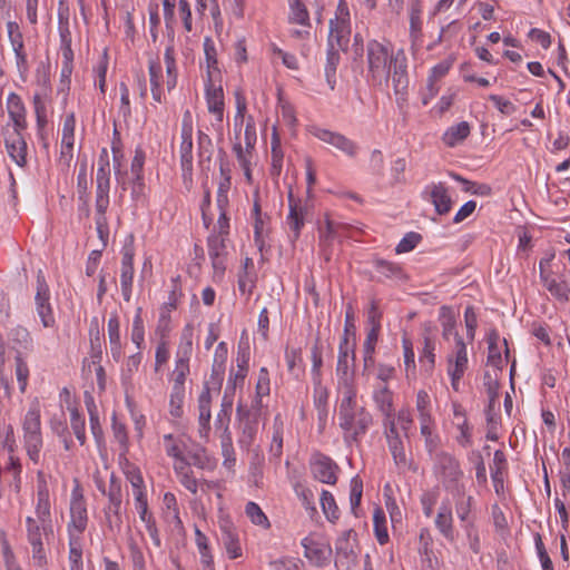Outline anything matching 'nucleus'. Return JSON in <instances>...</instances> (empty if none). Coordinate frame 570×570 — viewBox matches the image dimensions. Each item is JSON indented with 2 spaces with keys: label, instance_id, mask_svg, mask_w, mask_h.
<instances>
[{
  "label": "nucleus",
  "instance_id": "f257e3e1",
  "mask_svg": "<svg viewBox=\"0 0 570 570\" xmlns=\"http://www.w3.org/2000/svg\"><path fill=\"white\" fill-rule=\"evenodd\" d=\"M367 77L374 85H387L391 78L397 102L406 100L409 88L406 56L403 50L395 55L377 40L366 45Z\"/></svg>",
  "mask_w": 570,
  "mask_h": 570
},
{
  "label": "nucleus",
  "instance_id": "f03ea898",
  "mask_svg": "<svg viewBox=\"0 0 570 570\" xmlns=\"http://www.w3.org/2000/svg\"><path fill=\"white\" fill-rule=\"evenodd\" d=\"M50 493L42 473L38 474L37 484V519L28 517L27 523V538L32 548V560L39 567L43 568L47 564V556L42 543V533L48 537L52 534V519H51Z\"/></svg>",
  "mask_w": 570,
  "mask_h": 570
},
{
  "label": "nucleus",
  "instance_id": "7ed1b4c3",
  "mask_svg": "<svg viewBox=\"0 0 570 570\" xmlns=\"http://www.w3.org/2000/svg\"><path fill=\"white\" fill-rule=\"evenodd\" d=\"M340 426L356 441L372 424V415L365 407L356 406V389L343 391L338 409Z\"/></svg>",
  "mask_w": 570,
  "mask_h": 570
},
{
  "label": "nucleus",
  "instance_id": "20e7f679",
  "mask_svg": "<svg viewBox=\"0 0 570 570\" xmlns=\"http://www.w3.org/2000/svg\"><path fill=\"white\" fill-rule=\"evenodd\" d=\"M23 432L27 453L33 462H38L39 453L42 448L40 410L38 404L32 405L26 413Z\"/></svg>",
  "mask_w": 570,
  "mask_h": 570
},
{
  "label": "nucleus",
  "instance_id": "39448f33",
  "mask_svg": "<svg viewBox=\"0 0 570 570\" xmlns=\"http://www.w3.org/2000/svg\"><path fill=\"white\" fill-rule=\"evenodd\" d=\"M351 23L350 11L345 0H340L335 18L330 21L328 46L345 51L350 42Z\"/></svg>",
  "mask_w": 570,
  "mask_h": 570
},
{
  "label": "nucleus",
  "instance_id": "423d86ee",
  "mask_svg": "<svg viewBox=\"0 0 570 570\" xmlns=\"http://www.w3.org/2000/svg\"><path fill=\"white\" fill-rule=\"evenodd\" d=\"M88 524V513L82 489L77 484L71 492L70 521L67 525L69 538H81Z\"/></svg>",
  "mask_w": 570,
  "mask_h": 570
},
{
  "label": "nucleus",
  "instance_id": "0eeeda50",
  "mask_svg": "<svg viewBox=\"0 0 570 570\" xmlns=\"http://www.w3.org/2000/svg\"><path fill=\"white\" fill-rule=\"evenodd\" d=\"M355 362V343L352 344L346 337H342L338 346V357L336 365V373L338 376V383L343 387V391L348 389H355L353 385V371L351 365Z\"/></svg>",
  "mask_w": 570,
  "mask_h": 570
},
{
  "label": "nucleus",
  "instance_id": "6e6552de",
  "mask_svg": "<svg viewBox=\"0 0 570 570\" xmlns=\"http://www.w3.org/2000/svg\"><path fill=\"white\" fill-rule=\"evenodd\" d=\"M305 558L315 567L323 568L330 563L332 547L320 534L312 533L302 540Z\"/></svg>",
  "mask_w": 570,
  "mask_h": 570
},
{
  "label": "nucleus",
  "instance_id": "1a4fd4ad",
  "mask_svg": "<svg viewBox=\"0 0 570 570\" xmlns=\"http://www.w3.org/2000/svg\"><path fill=\"white\" fill-rule=\"evenodd\" d=\"M434 471L435 474L442 480L446 489H458L459 480L463 475L458 460L445 452H440L435 455Z\"/></svg>",
  "mask_w": 570,
  "mask_h": 570
},
{
  "label": "nucleus",
  "instance_id": "9d476101",
  "mask_svg": "<svg viewBox=\"0 0 570 570\" xmlns=\"http://www.w3.org/2000/svg\"><path fill=\"white\" fill-rule=\"evenodd\" d=\"M108 497V505L105 509L106 521L109 529L119 530L121 527L120 508L122 502L120 481L112 474L108 491H102Z\"/></svg>",
  "mask_w": 570,
  "mask_h": 570
},
{
  "label": "nucleus",
  "instance_id": "9b49d317",
  "mask_svg": "<svg viewBox=\"0 0 570 570\" xmlns=\"http://www.w3.org/2000/svg\"><path fill=\"white\" fill-rule=\"evenodd\" d=\"M352 534L356 535L353 530L344 531L337 539L335 567L337 570H351L357 563L356 541L352 540Z\"/></svg>",
  "mask_w": 570,
  "mask_h": 570
},
{
  "label": "nucleus",
  "instance_id": "f8f14e48",
  "mask_svg": "<svg viewBox=\"0 0 570 570\" xmlns=\"http://www.w3.org/2000/svg\"><path fill=\"white\" fill-rule=\"evenodd\" d=\"M313 478L322 483L334 485L337 482L338 465L327 455L315 452L309 460Z\"/></svg>",
  "mask_w": 570,
  "mask_h": 570
},
{
  "label": "nucleus",
  "instance_id": "ddd939ff",
  "mask_svg": "<svg viewBox=\"0 0 570 570\" xmlns=\"http://www.w3.org/2000/svg\"><path fill=\"white\" fill-rule=\"evenodd\" d=\"M309 132L315 138L335 147L336 149H338L348 157L353 158L357 154V145L353 140H351L350 138L340 132L331 131L328 129H324L317 126L309 127Z\"/></svg>",
  "mask_w": 570,
  "mask_h": 570
},
{
  "label": "nucleus",
  "instance_id": "4468645a",
  "mask_svg": "<svg viewBox=\"0 0 570 570\" xmlns=\"http://www.w3.org/2000/svg\"><path fill=\"white\" fill-rule=\"evenodd\" d=\"M37 313L45 327H52L56 323L51 305L49 303V287L42 272L37 275V294L35 297Z\"/></svg>",
  "mask_w": 570,
  "mask_h": 570
},
{
  "label": "nucleus",
  "instance_id": "2eb2a0df",
  "mask_svg": "<svg viewBox=\"0 0 570 570\" xmlns=\"http://www.w3.org/2000/svg\"><path fill=\"white\" fill-rule=\"evenodd\" d=\"M385 426V435L387 440L389 449L392 453L394 463L399 468H405L407 466V458L405 454V449L403 441L397 432V429L395 426V421L390 420V424L384 425Z\"/></svg>",
  "mask_w": 570,
  "mask_h": 570
},
{
  "label": "nucleus",
  "instance_id": "dca6fc26",
  "mask_svg": "<svg viewBox=\"0 0 570 570\" xmlns=\"http://www.w3.org/2000/svg\"><path fill=\"white\" fill-rule=\"evenodd\" d=\"M220 541L226 549V552L230 559H237L242 557L243 550L239 542V535L236 528L228 521L224 520L220 522Z\"/></svg>",
  "mask_w": 570,
  "mask_h": 570
},
{
  "label": "nucleus",
  "instance_id": "f3484780",
  "mask_svg": "<svg viewBox=\"0 0 570 570\" xmlns=\"http://www.w3.org/2000/svg\"><path fill=\"white\" fill-rule=\"evenodd\" d=\"M4 144L11 159L20 167L27 163V142L22 134L4 132Z\"/></svg>",
  "mask_w": 570,
  "mask_h": 570
},
{
  "label": "nucleus",
  "instance_id": "a211bd4d",
  "mask_svg": "<svg viewBox=\"0 0 570 570\" xmlns=\"http://www.w3.org/2000/svg\"><path fill=\"white\" fill-rule=\"evenodd\" d=\"M426 193L439 215H445L451 210L452 199L444 183H433L426 187Z\"/></svg>",
  "mask_w": 570,
  "mask_h": 570
},
{
  "label": "nucleus",
  "instance_id": "6ab92c4d",
  "mask_svg": "<svg viewBox=\"0 0 570 570\" xmlns=\"http://www.w3.org/2000/svg\"><path fill=\"white\" fill-rule=\"evenodd\" d=\"M208 255L212 259L213 268L216 273H224L226 257V239L225 236L210 235L207 240Z\"/></svg>",
  "mask_w": 570,
  "mask_h": 570
},
{
  "label": "nucleus",
  "instance_id": "aec40b11",
  "mask_svg": "<svg viewBox=\"0 0 570 570\" xmlns=\"http://www.w3.org/2000/svg\"><path fill=\"white\" fill-rule=\"evenodd\" d=\"M210 405L212 395L208 384H205L199 397H198V411H199V434L202 438H207L210 431Z\"/></svg>",
  "mask_w": 570,
  "mask_h": 570
},
{
  "label": "nucleus",
  "instance_id": "412c9836",
  "mask_svg": "<svg viewBox=\"0 0 570 570\" xmlns=\"http://www.w3.org/2000/svg\"><path fill=\"white\" fill-rule=\"evenodd\" d=\"M208 77L210 78V71H208ZM206 101L208 111L214 114L217 117L218 121L223 120L224 115V91L223 88L215 87L212 80H208L206 86Z\"/></svg>",
  "mask_w": 570,
  "mask_h": 570
},
{
  "label": "nucleus",
  "instance_id": "4be33fe9",
  "mask_svg": "<svg viewBox=\"0 0 570 570\" xmlns=\"http://www.w3.org/2000/svg\"><path fill=\"white\" fill-rule=\"evenodd\" d=\"M255 412L252 410L244 407L242 404L237 406V416L243 424V436L240 442L250 443L256 434V424H257V412L259 407H254Z\"/></svg>",
  "mask_w": 570,
  "mask_h": 570
},
{
  "label": "nucleus",
  "instance_id": "5701e85b",
  "mask_svg": "<svg viewBox=\"0 0 570 570\" xmlns=\"http://www.w3.org/2000/svg\"><path fill=\"white\" fill-rule=\"evenodd\" d=\"M435 527L449 542H454L455 532L453 527V515L449 504L443 503L439 508L435 517Z\"/></svg>",
  "mask_w": 570,
  "mask_h": 570
},
{
  "label": "nucleus",
  "instance_id": "b1692460",
  "mask_svg": "<svg viewBox=\"0 0 570 570\" xmlns=\"http://www.w3.org/2000/svg\"><path fill=\"white\" fill-rule=\"evenodd\" d=\"M468 367L466 346L463 338L455 332V357L449 358L448 371H454L455 377H463Z\"/></svg>",
  "mask_w": 570,
  "mask_h": 570
},
{
  "label": "nucleus",
  "instance_id": "393cba45",
  "mask_svg": "<svg viewBox=\"0 0 570 570\" xmlns=\"http://www.w3.org/2000/svg\"><path fill=\"white\" fill-rule=\"evenodd\" d=\"M374 402L379 410L384 414V425L390 424L393 417V396L387 386H382L374 392Z\"/></svg>",
  "mask_w": 570,
  "mask_h": 570
},
{
  "label": "nucleus",
  "instance_id": "a878e982",
  "mask_svg": "<svg viewBox=\"0 0 570 570\" xmlns=\"http://www.w3.org/2000/svg\"><path fill=\"white\" fill-rule=\"evenodd\" d=\"M108 338L110 353L116 361H119L121 357L120 322L116 313L111 314L108 320Z\"/></svg>",
  "mask_w": 570,
  "mask_h": 570
},
{
  "label": "nucleus",
  "instance_id": "bb28decb",
  "mask_svg": "<svg viewBox=\"0 0 570 570\" xmlns=\"http://www.w3.org/2000/svg\"><path fill=\"white\" fill-rule=\"evenodd\" d=\"M193 128L190 124L184 121L181 129L180 159L183 167L191 166L193 163Z\"/></svg>",
  "mask_w": 570,
  "mask_h": 570
},
{
  "label": "nucleus",
  "instance_id": "cd10ccee",
  "mask_svg": "<svg viewBox=\"0 0 570 570\" xmlns=\"http://www.w3.org/2000/svg\"><path fill=\"white\" fill-rule=\"evenodd\" d=\"M422 14V6L420 0H414L410 8V37L413 42H416L422 37V26L423 21L421 18Z\"/></svg>",
  "mask_w": 570,
  "mask_h": 570
},
{
  "label": "nucleus",
  "instance_id": "c85d7f7f",
  "mask_svg": "<svg viewBox=\"0 0 570 570\" xmlns=\"http://www.w3.org/2000/svg\"><path fill=\"white\" fill-rule=\"evenodd\" d=\"M470 125L466 121H461L450 127L443 135V141L449 147L462 142L470 135Z\"/></svg>",
  "mask_w": 570,
  "mask_h": 570
},
{
  "label": "nucleus",
  "instance_id": "c756f323",
  "mask_svg": "<svg viewBox=\"0 0 570 570\" xmlns=\"http://www.w3.org/2000/svg\"><path fill=\"white\" fill-rule=\"evenodd\" d=\"M109 188L110 183L107 181L102 175L98 179L97 189H96V212L97 217H101L106 215L107 208L109 206Z\"/></svg>",
  "mask_w": 570,
  "mask_h": 570
},
{
  "label": "nucleus",
  "instance_id": "7c9ffc66",
  "mask_svg": "<svg viewBox=\"0 0 570 570\" xmlns=\"http://www.w3.org/2000/svg\"><path fill=\"white\" fill-rule=\"evenodd\" d=\"M337 47H330L327 45L326 63H325V77L331 89H334L336 69L341 60L340 51Z\"/></svg>",
  "mask_w": 570,
  "mask_h": 570
},
{
  "label": "nucleus",
  "instance_id": "2f4dec72",
  "mask_svg": "<svg viewBox=\"0 0 570 570\" xmlns=\"http://www.w3.org/2000/svg\"><path fill=\"white\" fill-rule=\"evenodd\" d=\"M8 36L10 42L13 47V51L16 53L18 63L26 62V55L23 52V40L22 33L20 32L19 26L17 22L9 21L7 23Z\"/></svg>",
  "mask_w": 570,
  "mask_h": 570
},
{
  "label": "nucleus",
  "instance_id": "473e14b6",
  "mask_svg": "<svg viewBox=\"0 0 570 570\" xmlns=\"http://www.w3.org/2000/svg\"><path fill=\"white\" fill-rule=\"evenodd\" d=\"M306 208L304 206H298L289 209V213L287 215V225L293 233V240L298 239L301 235V229L304 227V219H305Z\"/></svg>",
  "mask_w": 570,
  "mask_h": 570
},
{
  "label": "nucleus",
  "instance_id": "72a5a7b5",
  "mask_svg": "<svg viewBox=\"0 0 570 570\" xmlns=\"http://www.w3.org/2000/svg\"><path fill=\"white\" fill-rule=\"evenodd\" d=\"M289 17L291 23H298L304 27H309V14L306 6L301 0H289Z\"/></svg>",
  "mask_w": 570,
  "mask_h": 570
},
{
  "label": "nucleus",
  "instance_id": "f704fd0d",
  "mask_svg": "<svg viewBox=\"0 0 570 570\" xmlns=\"http://www.w3.org/2000/svg\"><path fill=\"white\" fill-rule=\"evenodd\" d=\"M161 66L159 61L151 60L149 61V77L151 85V95L156 102L163 101V91L160 87L161 79Z\"/></svg>",
  "mask_w": 570,
  "mask_h": 570
},
{
  "label": "nucleus",
  "instance_id": "c9c22d12",
  "mask_svg": "<svg viewBox=\"0 0 570 570\" xmlns=\"http://www.w3.org/2000/svg\"><path fill=\"white\" fill-rule=\"evenodd\" d=\"M164 60L166 65V73H167V89L170 91L175 88L177 83V69H176V61H175V51L174 46L169 45L167 46L164 55Z\"/></svg>",
  "mask_w": 570,
  "mask_h": 570
},
{
  "label": "nucleus",
  "instance_id": "e433bc0d",
  "mask_svg": "<svg viewBox=\"0 0 570 570\" xmlns=\"http://www.w3.org/2000/svg\"><path fill=\"white\" fill-rule=\"evenodd\" d=\"M68 559L70 563V570H83L81 538H69Z\"/></svg>",
  "mask_w": 570,
  "mask_h": 570
},
{
  "label": "nucleus",
  "instance_id": "4c0bfd02",
  "mask_svg": "<svg viewBox=\"0 0 570 570\" xmlns=\"http://www.w3.org/2000/svg\"><path fill=\"white\" fill-rule=\"evenodd\" d=\"M273 439L271 444V453L274 458L279 459L283 453V430H284V423L281 420V416L277 415L274 419L273 424Z\"/></svg>",
  "mask_w": 570,
  "mask_h": 570
},
{
  "label": "nucleus",
  "instance_id": "58836bf2",
  "mask_svg": "<svg viewBox=\"0 0 570 570\" xmlns=\"http://www.w3.org/2000/svg\"><path fill=\"white\" fill-rule=\"evenodd\" d=\"M193 330L189 325L186 326L181 334V342L177 350V360L189 364V358L193 352Z\"/></svg>",
  "mask_w": 570,
  "mask_h": 570
},
{
  "label": "nucleus",
  "instance_id": "ea45409f",
  "mask_svg": "<svg viewBox=\"0 0 570 570\" xmlns=\"http://www.w3.org/2000/svg\"><path fill=\"white\" fill-rule=\"evenodd\" d=\"M455 490L458 493V499L455 501L456 515L462 522H468L473 498L464 495L463 487Z\"/></svg>",
  "mask_w": 570,
  "mask_h": 570
},
{
  "label": "nucleus",
  "instance_id": "a19ab883",
  "mask_svg": "<svg viewBox=\"0 0 570 570\" xmlns=\"http://www.w3.org/2000/svg\"><path fill=\"white\" fill-rule=\"evenodd\" d=\"M542 282L551 295L556 296L560 301H568L570 297V289L564 282H557L553 278H549L542 275Z\"/></svg>",
  "mask_w": 570,
  "mask_h": 570
},
{
  "label": "nucleus",
  "instance_id": "79ce46f5",
  "mask_svg": "<svg viewBox=\"0 0 570 570\" xmlns=\"http://www.w3.org/2000/svg\"><path fill=\"white\" fill-rule=\"evenodd\" d=\"M451 177L456 181L463 184V190L465 193H471L478 196H490L492 194V188L487 184H476L470 181L458 174H451Z\"/></svg>",
  "mask_w": 570,
  "mask_h": 570
},
{
  "label": "nucleus",
  "instance_id": "37998d69",
  "mask_svg": "<svg viewBox=\"0 0 570 570\" xmlns=\"http://www.w3.org/2000/svg\"><path fill=\"white\" fill-rule=\"evenodd\" d=\"M245 513L254 524L259 525L263 529H268L271 527L268 518L255 502H248L246 504Z\"/></svg>",
  "mask_w": 570,
  "mask_h": 570
},
{
  "label": "nucleus",
  "instance_id": "c03bdc74",
  "mask_svg": "<svg viewBox=\"0 0 570 570\" xmlns=\"http://www.w3.org/2000/svg\"><path fill=\"white\" fill-rule=\"evenodd\" d=\"M321 505L328 521L334 522L335 520L338 519V508L336 505L333 494L330 491H322Z\"/></svg>",
  "mask_w": 570,
  "mask_h": 570
},
{
  "label": "nucleus",
  "instance_id": "a18cd8bd",
  "mask_svg": "<svg viewBox=\"0 0 570 570\" xmlns=\"http://www.w3.org/2000/svg\"><path fill=\"white\" fill-rule=\"evenodd\" d=\"M434 350H435L434 341L428 334H425L424 335V346H423V350H422V353H421L419 360H420V363H422L423 366L426 367V371H432L434 367V363H435Z\"/></svg>",
  "mask_w": 570,
  "mask_h": 570
},
{
  "label": "nucleus",
  "instance_id": "49530a36",
  "mask_svg": "<svg viewBox=\"0 0 570 570\" xmlns=\"http://www.w3.org/2000/svg\"><path fill=\"white\" fill-rule=\"evenodd\" d=\"M499 334L495 331H492L489 334L488 343H489V353H488V364L494 367H500L502 365V356L498 346Z\"/></svg>",
  "mask_w": 570,
  "mask_h": 570
},
{
  "label": "nucleus",
  "instance_id": "de8ad7c7",
  "mask_svg": "<svg viewBox=\"0 0 570 570\" xmlns=\"http://www.w3.org/2000/svg\"><path fill=\"white\" fill-rule=\"evenodd\" d=\"M139 519L145 523L146 530L151 538L154 544L156 547H160V538L158 533V529L156 527V521L153 514L148 511V508L138 510Z\"/></svg>",
  "mask_w": 570,
  "mask_h": 570
},
{
  "label": "nucleus",
  "instance_id": "09e8293b",
  "mask_svg": "<svg viewBox=\"0 0 570 570\" xmlns=\"http://www.w3.org/2000/svg\"><path fill=\"white\" fill-rule=\"evenodd\" d=\"M269 391V374L267 368L262 367L256 384V400L252 407H259L262 405V397L268 395Z\"/></svg>",
  "mask_w": 570,
  "mask_h": 570
},
{
  "label": "nucleus",
  "instance_id": "8fccbe9b",
  "mask_svg": "<svg viewBox=\"0 0 570 570\" xmlns=\"http://www.w3.org/2000/svg\"><path fill=\"white\" fill-rule=\"evenodd\" d=\"M131 341L137 346L138 350H141V346L145 342V326L144 321L141 318L140 307L137 309V313L132 321Z\"/></svg>",
  "mask_w": 570,
  "mask_h": 570
},
{
  "label": "nucleus",
  "instance_id": "3c124183",
  "mask_svg": "<svg viewBox=\"0 0 570 570\" xmlns=\"http://www.w3.org/2000/svg\"><path fill=\"white\" fill-rule=\"evenodd\" d=\"M164 443L165 451L169 456L175 458L178 461H183L184 442L180 439L175 438L173 434H166L164 435Z\"/></svg>",
  "mask_w": 570,
  "mask_h": 570
},
{
  "label": "nucleus",
  "instance_id": "603ef678",
  "mask_svg": "<svg viewBox=\"0 0 570 570\" xmlns=\"http://www.w3.org/2000/svg\"><path fill=\"white\" fill-rule=\"evenodd\" d=\"M184 399H185V387L173 386L171 393H170L169 406H170V414L174 417L181 416Z\"/></svg>",
  "mask_w": 570,
  "mask_h": 570
},
{
  "label": "nucleus",
  "instance_id": "864d4df0",
  "mask_svg": "<svg viewBox=\"0 0 570 570\" xmlns=\"http://www.w3.org/2000/svg\"><path fill=\"white\" fill-rule=\"evenodd\" d=\"M363 494V481L358 475L352 478L351 480V490H350V503L352 512L357 515V508L361 504Z\"/></svg>",
  "mask_w": 570,
  "mask_h": 570
},
{
  "label": "nucleus",
  "instance_id": "5fc2aeb1",
  "mask_svg": "<svg viewBox=\"0 0 570 570\" xmlns=\"http://www.w3.org/2000/svg\"><path fill=\"white\" fill-rule=\"evenodd\" d=\"M230 386L227 385L220 404V411L217 414L216 424L224 425L225 421H229L233 409V395L229 394Z\"/></svg>",
  "mask_w": 570,
  "mask_h": 570
},
{
  "label": "nucleus",
  "instance_id": "6e6d98bb",
  "mask_svg": "<svg viewBox=\"0 0 570 570\" xmlns=\"http://www.w3.org/2000/svg\"><path fill=\"white\" fill-rule=\"evenodd\" d=\"M132 282L134 267H121L120 285L121 294L125 302H129L131 299Z\"/></svg>",
  "mask_w": 570,
  "mask_h": 570
},
{
  "label": "nucleus",
  "instance_id": "4d7b16f0",
  "mask_svg": "<svg viewBox=\"0 0 570 570\" xmlns=\"http://www.w3.org/2000/svg\"><path fill=\"white\" fill-rule=\"evenodd\" d=\"M70 423L71 429L81 445L86 442V433H85V420L79 414L76 407L70 411Z\"/></svg>",
  "mask_w": 570,
  "mask_h": 570
},
{
  "label": "nucleus",
  "instance_id": "13d9d810",
  "mask_svg": "<svg viewBox=\"0 0 570 570\" xmlns=\"http://www.w3.org/2000/svg\"><path fill=\"white\" fill-rule=\"evenodd\" d=\"M374 266H375L376 271L380 274L384 275L385 277L399 278L402 276V269L395 263L377 258L374 261Z\"/></svg>",
  "mask_w": 570,
  "mask_h": 570
},
{
  "label": "nucleus",
  "instance_id": "bf43d9fd",
  "mask_svg": "<svg viewBox=\"0 0 570 570\" xmlns=\"http://www.w3.org/2000/svg\"><path fill=\"white\" fill-rule=\"evenodd\" d=\"M16 375L19 383V389L23 393L28 385L29 367L21 357L20 353H18L16 356Z\"/></svg>",
  "mask_w": 570,
  "mask_h": 570
},
{
  "label": "nucleus",
  "instance_id": "052dcab7",
  "mask_svg": "<svg viewBox=\"0 0 570 570\" xmlns=\"http://www.w3.org/2000/svg\"><path fill=\"white\" fill-rule=\"evenodd\" d=\"M294 490L297 497L301 499L302 504L305 507V509L311 510L312 512H316V508L314 505L315 500L313 491L301 483H297Z\"/></svg>",
  "mask_w": 570,
  "mask_h": 570
},
{
  "label": "nucleus",
  "instance_id": "680f3d73",
  "mask_svg": "<svg viewBox=\"0 0 570 570\" xmlns=\"http://www.w3.org/2000/svg\"><path fill=\"white\" fill-rule=\"evenodd\" d=\"M75 115L73 112L66 116L62 128V145L68 148L73 146V132H75Z\"/></svg>",
  "mask_w": 570,
  "mask_h": 570
},
{
  "label": "nucleus",
  "instance_id": "e2e57ef3",
  "mask_svg": "<svg viewBox=\"0 0 570 570\" xmlns=\"http://www.w3.org/2000/svg\"><path fill=\"white\" fill-rule=\"evenodd\" d=\"M422 237L415 232L407 233L397 244L395 252L397 254L411 252L421 242Z\"/></svg>",
  "mask_w": 570,
  "mask_h": 570
},
{
  "label": "nucleus",
  "instance_id": "0e129e2a",
  "mask_svg": "<svg viewBox=\"0 0 570 570\" xmlns=\"http://www.w3.org/2000/svg\"><path fill=\"white\" fill-rule=\"evenodd\" d=\"M419 542H420V548H419L420 553L425 556L426 559L430 561L431 560L430 557L433 553V551H432L433 538L428 528H422L420 530Z\"/></svg>",
  "mask_w": 570,
  "mask_h": 570
},
{
  "label": "nucleus",
  "instance_id": "69168bd1",
  "mask_svg": "<svg viewBox=\"0 0 570 570\" xmlns=\"http://www.w3.org/2000/svg\"><path fill=\"white\" fill-rule=\"evenodd\" d=\"M188 374L189 364L181 361H176V365L173 371V386L185 387V381Z\"/></svg>",
  "mask_w": 570,
  "mask_h": 570
},
{
  "label": "nucleus",
  "instance_id": "338daca9",
  "mask_svg": "<svg viewBox=\"0 0 570 570\" xmlns=\"http://www.w3.org/2000/svg\"><path fill=\"white\" fill-rule=\"evenodd\" d=\"M7 110H8L9 117L26 115L24 105H23L21 98L17 94L11 92L8 96Z\"/></svg>",
  "mask_w": 570,
  "mask_h": 570
},
{
  "label": "nucleus",
  "instance_id": "774afa93",
  "mask_svg": "<svg viewBox=\"0 0 570 570\" xmlns=\"http://www.w3.org/2000/svg\"><path fill=\"white\" fill-rule=\"evenodd\" d=\"M128 547L134 570H146L145 557L139 546L134 540H130Z\"/></svg>",
  "mask_w": 570,
  "mask_h": 570
}]
</instances>
